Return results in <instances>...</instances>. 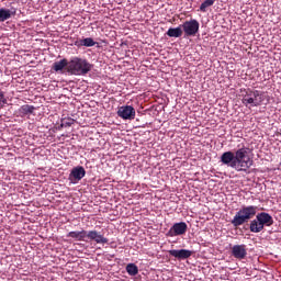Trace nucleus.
<instances>
[{
	"mask_svg": "<svg viewBox=\"0 0 281 281\" xmlns=\"http://www.w3.org/2000/svg\"><path fill=\"white\" fill-rule=\"evenodd\" d=\"M221 162L227 168H233L236 172H247L254 166V160L249 157V148L241 147L234 151H225L221 156Z\"/></svg>",
	"mask_w": 281,
	"mask_h": 281,
	"instance_id": "1",
	"label": "nucleus"
},
{
	"mask_svg": "<svg viewBox=\"0 0 281 281\" xmlns=\"http://www.w3.org/2000/svg\"><path fill=\"white\" fill-rule=\"evenodd\" d=\"M91 69H93V65L85 58L72 57L68 61V74L71 76H87Z\"/></svg>",
	"mask_w": 281,
	"mask_h": 281,
	"instance_id": "2",
	"label": "nucleus"
},
{
	"mask_svg": "<svg viewBox=\"0 0 281 281\" xmlns=\"http://www.w3.org/2000/svg\"><path fill=\"white\" fill-rule=\"evenodd\" d=\"M258 212V206L249 205L241 206V209L235 214L232 220V225L234 227H240V225H245V223H249L256 213Z\"/></svg>",
	"mask_w": 281,
	"mask_h": 281,
	"instance_id": "3",
	"label": "nucleus"
},
{
	"mask_svg": "<svg viewBox=\"0 0 281 281\" xmlns=\"http://www.w3.org/2000/svg\"><path fill=\"white\" fill-rule=\"evenodd\" d=\"M265 92L260 90H248L241 99L246 106H260L265 102Z\"/></svg>",
	"mask_w": 281,
	"mask_h": 281,
	"instance_id": "4",
	"label": "nucleus"
},
{
	"mask_svg": "<svg viewBox=\"0 0 281 281\" xmlns=\"http://www.w3.org/2000/svg\"><path fill=\"white\" fill-rule=\"evenodd\" d=\"M199 21L192 19L190 21H186L182 24V30L186 34V36H196L199 34Z\"/></svg>",
	"mask_w": 281,
	"mask_h": 281,
	"instance_id": "5",
	"label": "nucleus"
},
{
	"mask_svg": "<svg viewBox=\"0 0 281 281\" xmlns=\"http://www.w3.org/2000/svg\"><path fill=\"white\" fill-rule=\"evenodd\" d=\"M117 115L122 120H135V108H133L132 105H122L117 110Z\"/></svg>",
	"mask_w": 281,
	"mask_h": 281,
	"instance_id": "6",
	"label": "nucleus"
},
{
	"mask_svg": "<svg viewBox=\"0 0 281 281\" xmlns=\"http://www.w3.org/2000/svg\"><path fill=\"white\" fill-rule=\"evenodd\" d=\"M188 232V224L186 222H179L172 225L167 233L168 236H183Z\"/></svg>",
	"mask_w": 281,
	"mask_h": 281,
	"instance_id": "7",
	"label": "nucleus"
},
{
	"mask_svg": "<svg viewBox=\"0 0 281 281\" xmlns=\"http://www.w3.org/2000/svg\"><path fill=\"white\" fill-rule=\"evenodd\" d=\"M85 175H87L85 167H75L69 175V181H71V183H78V181L85 179Z\"/></svg>",
	"mask_w": 281,
	"mask_h": 281,
	"instance_id": "8",
	"label": "nucleus"
},
{
	"mask_svg": "<svg viewBox=\"0 0 281 281\" xmlns=\"http://www.w3.org/2000/svg\"><path fill=\"white\" fill-rule=\"evenodd\" d=\"M232 256L237 260H245L247 258V246L245 244L233 246Z\"/></svg>",
	"mask_w": 281,
	"mask_h": 281,
	"instance_id": "9",
	"label": "nucleus"
},
{
	"mask_svg": "<svg viewBox=\"0 0 281 281\" xmlns=\"http://www.w3.org/2000/svg\"><path fill=\"white\" fill-rule=\"evenodd\" d=\"M169 256H172V258H177L178 260H188V258L192 256V251L188 249H172L169 250Z\"/></svg>",
	"mask_w": 281,
	"mask_h": 281,
	"instance_id": "10",
	"label": "nucleus"
},
{
	"mask_svg": "<svg viewBox=\"0 0 281 281\" xmlns=\"http://www.w3.org/2000/svg\"><path fill=\"white\" fill-rule=\"evenodd\" d=\"M12 16H16V9L11 8V9H5V8H0V23H3Z\"/></svg>",
	"mask_w": 281,
	"mask_h": 281,
	"instance_id": "11",
	"label": "nucleus"
},
{
	"mask_svg": "<svg viewBox=\"0 0 281 281\" xmlns=\"http://www.w3.org/2000/svg\"><path fill=\"white\" fill-rule=\"evenodd\" d=\"M256 217L257 221H259L263 227L265 225L267 227H271V225H273V217L269 213H258Z\"/></svg>",
	"mask_w": 281,
	"mask_h": 281,
	"instance_id": "12",
	"label": "nucleus"
},
{
	"mask_svg": "<svg viewBox=\"0 0 281 281\" xmlns=\"http://www.w3.org/2000/svg\"><path fill=\"white\" fill-rule=\"evenodd\" d=\"M67 238H74L75 240H85L87 238V231H72L67 234Z\"/></svg>",
	"mask_w": 281,
	"mask_h": 281,
	"instance_id": "13",
	"label": "nucleus"
},
{
	"mask_svg": "<svg viewBox=\"0 0 281 281\" xmlns=\"http://www.w3.org/2000/svg\"><path fill=\"white\" fill-rule=\"evenodd\" d=\"M262 229H265V226L261 225L260 221H258V217L250 222V232H252V234H260Z\"/></svg>",
	"mask_w": 281,
	"mask_h": 281,
	"instance_id": "14",
	"label": "nucleus"
},
{
	"mask_svg": "<svg viewBox=\"0 0 281 281\" xmlns=\"http://www.w3.org/2000/svg\"><path fill=\"white\" fill-rule=\"evenodd\" d=\"M167 36H169L170 38H179L181 36H183V31L181 30V26H178V27H170L168 31H167Z\"/></svg>",
	"mask_w": 281,
	"mask_h": 281,
	"instance_id": "15",
	"label": "nucleus"
},
{
	"mask_svg": "<svg viewBox=\"0 0 281 281\" xmlns=\"http://www.w3.org/2000/svg\"><path fill=\"white\" fill-rule=\"evenodd\" d=\"M65 67H69V61L67 59H61L59 61H55L53 65L54 71H63Z\"/></svg>",
	"mask_w": 281,
	"mask_h": 281,
	"instance_id": "16",
	"label": "nucleus"
},
{
	"mask_svg": "<svg viewBox=\"0 0 281 281\" xmlns=\"http://www.w3.org/2000/svg\"><path fill=\"white\" fill-rule=\"evenodd\" d=\"M35 109L34 105L25 104L20 108V113H22V115H31V113H34Z\"/></svg>",
	"mask_w": 281,
	"mask_h": 281,
	"instance_id": "17",
	"label": "nucleus"
},
{
	"mask_svg": "<svg viewBox=\"0 0 281 281\" xmlns=\"http://www.w3.org/2000/svg\"><path fill=\"white\" fill-rule=\"evenodd\" d=\"M126 271L128 276H137L139 273V268L135 263H128L126 266Z\"/></svg>",
	"mask_w": 281,
	"mask_h": 281,
	"instance_id": "18",
	"label": "nucleus"
},
{
	"mask_svg": "<svg viewBox=\"0 0 281 281\" xmlns=\"http://www.w3.org/2000/svg\"><path fill=\"white\" fill-rule=\"evenodd\" d=\"M76 120L71 117H64L61 119L60 128H67L69 126H72L75 124Z\"/></svg>",
	"mask_w": 281,
	"mask_h": 281,
	"instance_id": "19",
	"label": "nucleus"
},
{
	"mask_svg": "<svg viewBox=\"0 0 281 281\" xmlns=\"http://www.w3.org/2000/svg\"><path fill=\"white\" fill-rule=\"evenodd\" d=\"M80 45L83 47H93L95 45V41L91 37H86L80 41Z\"/></svg>",
	"mask_w": 281,
	"mask_h": 281,
	"instance_id": "20",
	"label": "nucleus"
},
{
	"mask_svg": "<svg viewBox=\"0 0 281 281\" xmlns=\"http://www.w3.org/2000/svg\"><path fill=\"white\" fill-rule=\"evenodd\" d=\"M94 243H97V245H106L109 243V238L99 233L94 238Z\"/></svg>",
	"mask_w": 281,
	"mask_h": 281,
	"instance_id": "21",
	"label": "nucleus"
},
{
	"mask_svg": "<svg viewBox=\"0 0 281 281\" xmlns=\"http://www.w3.org/2000/svg\"><path fill=\"white\" fill-rule=\"evenodd\" d=\"M214 1L216 0H204V2H202L200 5L201 12H205L207 8H210L211 5H214Z\"/></svg>",
	"mask_w": 281,
	"mask_h": 281,
	"instance_id": "22",
	"label": "nucleus"
},
{
	"mask_svg": "<svg viewBox=\"0 0 281 281\" xmlns=\"http://www.w3.org/2000/svg\"><path fill=\"white\" fill-rule=\"evenodd\" d=\"M8 104V99H5V92L0 90V110Z\"/></svg>",
	"mask_w": 281,
	"mask_h": 281,
	"instance_id": "23",
	"label": "nucleus"
},
{
	"mask_svg": "<svg viewBox=\"0 0 281 281\" xmlns=\"http://www.w3.org/2000/svg\"><path fill=\"white\" fill-rule=\"evenodd\" d=\"M98 234V231H89L88 233L86 232V238H89V240H95Z\"/></svg>",
	"mask_w": 281,
	"mask_h": 281,
	"instance_id": "24",
	"label": "nucleus"
}]
</instances>
